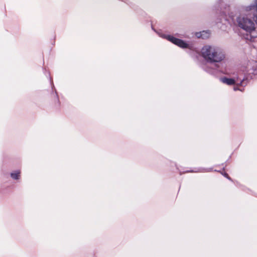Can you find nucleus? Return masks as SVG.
<instances>
[{
    "label": "nucleus",
    "mask_w": 257,
    "mask_h": 257,
    "mask_svg": "<svg viewBox=\"0 0 257 257\" xmlns=\"http://www.w3.org/2000/svg\"><path fill=\"white\" fill-rule=\"evenodd\" d=\"M256 3L257 0L255 5L249 6L244 8L242 14L237 19L238 26L247 33L245 36V39L250 41L257 37V32L254 23L248 18V16L254 14L255 11L257 12Z\"/></svg>",
    "instance_id": "nucleus-1"
},
{
    "label": "nucleus",
    "mask_w": 257,
    "mask_h": 257,
    "mask_svg": "<svg viewBox=\"0 0 257 257\" xmlns=\"http://www.w3.org/2000/svg\"><path fill=\"white\" fill-rule=\"evenodd\" d=\"M202 57L207 62H220L224 58V54L217 48L214 46L206 45L201 50Z\"/></svg>",
    "instance_id": "nucleus-2"
},
{
    "label": "nucleus",
    "mask_w": 257,
    "mask_h": 257,
    "mask_svg": "<svg viewBox=\"0 0 257 257\" xmlns=\"http://www.w3.org/2000/svg\"><path fill=\"white\" fill-rule=\"evenodd\" d=\"M162 37L164 38H166L169 41L171 42L173 44L178 46L181 48H187L188 46V45L183 40L176 38L173 36L164 35L162 36Z\"/></svg>",
    "instance_id": "nucleus-3"
},
{
    "label": "nucleus",
    "mask_w": 257,
    "mask_h": 257,
    "mask_svg": "<svg viewBox=\"0 0 257 257\" xmlns=\"http://www.w3.org/2000/svg\"><path fill=\"white\" fill-rule=\"evenodd\" d=\"M222 82L227 84V85H232L235 83V80L231 78H221L220 79Z\"/></svg>",
    "instance_id": "nucleus-4"
},
{
    "label": "nucleus",
    "mask_w": 257,
    "mask_h": 257,
    "mask_svg": "<svg viewBox=\"0 0 257 257\" xmlns=\"http://www.w3.org/2000/svg\"><path fill=\"white\" fill-rule=\"evenodd\" d=\"M196 36L198 38H202L203 39H205L209 36V33L207 31H203L201 33H196Z\"/></svg>",
    "instance_id": "nucleus-5"
},
{
    "label": "nucleus",
    "mask_w": 257,
    "mask_h": 257,
    "mask_svg": "<svg viewBox=\"0 0 257 257\" xmlns=\"http://www.w3.org/2000/svg\"><path fill=\"white\" fill-rule=\"evenodd\" d=\"M20 171H17L11 174V177L14 179H18L20 176Z\"/></svg>",
    "instance_id": "nucleus-6"
},
{
    "label": "nucleus",
    "mask_w": 257,
    "mask_h": 257,
    "mask_svg": "<svg viewBox=\"0 0 257 257\" xmlns=\"http://www.w3.org/2000/svg\"><path fill=\"white\" fill-rule=\"evenodd\" d=\"M253 20L255 21V23L257 24V15H254L253 16Z\"/></svg>",
    "instance_id": "nucleus-7"
},
{
    "label": "nucleus",
    "mask_w": 257,
    "mask_h": 257,
    "mask_svg": "<svg viewBox=\"0 0 257 257\" xmlns=\"http://www.w3.org/2000/svg\"><path fill=\"white\" fill-rule=\"evenodd\" d=\"M234 90L236 91L237 90H241V89L238 88L237 87H234Z\"/></svg>",
    "instance_id": "nucleus-8"
},
{
    "label": "nucleus",
    "mask_w": 257,
    "mask_h": 257,
    "mask_svg": "<svg viewBox=\"0 0 257 257\" xmlns=\"http://www.w3.org/2000/svg\"><path fill=\"white\" fill-rule=\"evenodd\" d=\"M224 176H225L226 177L228 178V176H227V174H224Z\"/></svg>",
    "instance_id": "nucleus-9"
}]
</instances>
